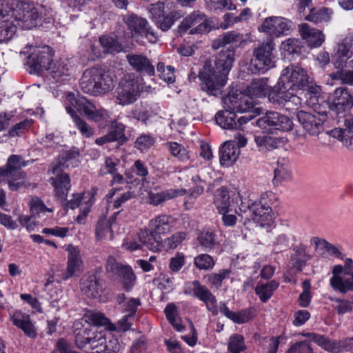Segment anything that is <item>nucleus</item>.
<instances>
[{
  "label": "nucleus",
  "mask_w": 353,
  "mask_h": 353,
  "mask_svg": "<svg viewBox=\"0 0 353 353\" xmlns=\"http://www.w3.org/2000/svg\"><path fill=\"white\" fill-rule=\"evenodd\" d=\"M234 49L230 47L222 50L214 61L207 60L205 62L198 74L203 91L208 94L216 95L227 82L228 74L234 61Z\"/></svg>",
  "instance_id": "f257e3e1"
},
{
  "label": "nucleus",
  "mask_w": 353,
  "mask_h": 353,
  "mask_svg": "<svg viewBox=\"0 0 353 353\" xmlns=\"http://www.w3.org/2000/svg\"><path fill=\"white\" fill-rule=\"evenodd\" d=\"M173 223L174 218L171 215L159 214L150 221V229L141 230L137 233V238L150 250L161 251L163 244L160 234L168 232Z\"/></svg>",
  "instance_id": "f03ea898"
},
{
  "label": "nucleus",
  "mask_w": 353,
  "mask_h": 353,
  "mask_svg": "<svg viewBox=\"0 0 353 353\" xmlns=\"http://www.w3.org/2000/svg\"><path fill=\"white\" fill-rule=\"evenodd\" d=\"M112 76L99 66L86 69L79 81L81 90L86 94L99 96L108 93L114 87Z\"/></svg>",
  "instance_id": "7ed1b4c3"
},
{
  "label": "nucleus",
  "mask_w": 353,
  "mask_h": 353,
  "mask_svg": "<svg viewBox=\"0 0 353 353\" xmlns=\"http://www.w3.org/2000/svg\"><path fill=\"white\" fill-rule=\"evenodd\" d=\"M292 85L281 82V78L276 85L271 88L268 94V100L274 105L283 108L288 111L297 110L301 104V99L298 97Z\"/></svg>",
  "instance_id": "20e7f679"
},
{
  "label": "nucleus",
  "mask_w": 353,
  "mask_h": 353,
  "mask_svg": "<svg viewBox=\"0 0 353 353\" xmlns=\"http://www.w3.org/2000/svg\"><path fill=\"white\" fill-rule=\"evenodd\" d=\"M22 53H28L26 64L30 68V73L42 74L46 72L53 62L54 50L48 46H27Z\"/></svg>",
  "instance_id": "39448f33"
},
{
  "label": "nucleus",
  "mask_w": 353,
  "mask_h": 353,
  "mask_svg": "<svg viewBox=\"0 0 353 353\" xmlns=\"http://www.w3.org/2000/svg\"><path fill=\"white\" fill-rule=\"evenodd\" d=\"M25 164L21 161V157L11 155L6 168H0V182L8 181L10 190L16 191L25 185L26 173L21 170Z\"/></svg>",
  "instance_id": "423d86ee"
},
{
  "label": "nucleus",
  "mask_w": 353,
  "mask_h": 353,
  "mask_svg": "<svg viewBox=\"0 0 353 353\" xmlns=\"http://www.w3.org/2000/svg\"><path fill=\"white\" fill-rule=\"evenodd\" d=\"M332 273L333 276L330 280L331 287L342 294L353 291V261L350 258L345 259L344 266L334 265Z\"/></svg>",
  "instance_id": "0eeeda50"
},
{
  "label": "nucleus",
  "mask_w": 353,
  "mask_h": 353,
  "mask_svg": "<svg viewBox=\"0 0 353 353\" xmlns=\"http://www.w3.org/2000/svg\"><path fill=\"white\" fill-rule=\"evenodd\" d=\"M67 99L79 114L89 121L99 123L108 119V114L105 109L97 108L93 102L85 97H75L74 94L70 92L67 94Z\"/></svg>",
  "instance_id": "6e6552de"
},
{
  "label": "nucleus",
  "mask_w": 353,
  "mask_h": 353,
  "mask_svg": "<svg viewBox=\"0 0 353 353\" xmlns=\"http://www.w3.org/2000/svg\"><path fill=\"white\" fill-rule=\"evenodd\" d=\"M11 5L15 6V8H10L8 11H10V16H12L17 27L19 26L23 28L30 29L36 26L39 14L33 3L12 1Z\"/></svg>",
  "instance_id": "1a4fd4ad"
},
{
  "label": "nucleus",
  "mask_w": 353,
  "mask_h": 353,
  "mask_svg": "<svg viewBox=\"0 0 353 353\" xmlns=\"http://www.w3.org/2000/svg\"><path fill=\"white\" fill-rule=\"evenodd\" d=\"M141 88L137 79L132 74H125L116 89V99L121 105L134 103L140 97Z\"/></svg>",
  "instance_id": "9d476101"
},
{
  "label": "nucleus",
  "mask_w": 353,
  "mask_h": 353,
  "mask_svg": "<svg viewBox=\"0 0 353 353\" xmlns=\"http://www.w3.org/2000/svg\"><path fill=\"white\" fill-rule=\"evenodd\" d=\"M122 20L132 37L141 36L147 38L151 43L157 41V36L145 18L128 12L122 16Z\"/></svg>",
  "instance_id": "9b49d317"
},
{
  "label": "nucleus",
  "mask_w": 353,
  "mask_h": 353,
  "mask_svg": "<svg viewBox=\"0 0 353 353\" xmlns=\"http://www.w3.org/2000/svg\"><path fill=\"white\" fill-rule=\"evenodd\" d=\"M190 30V34H203L211 30V21L207 16L199 10L194 11L185 17L178 28L181 34Z\"/></svg>",
  "instance_id": "f8f14e48"
},
{
  "label": "nucleus",
  "mask_w": 353,
  "mask_h": 353,
  "mask_svg": "<svg viewBox=\"0 0 353 353\" xmlns=\"http://www.w3.org/2000/svg\"><path fill=\"white\" fill-rule=\"evenodd\" d=\"M274 46L273 40L270 39L254 50L252 63L256 70L264 72L274 66Z\"/></svg>",
  "instance_id": "ddd939ff"
},
{
  "label": "nucleus",
  "mask_w": 353,
  "mask_h": 353,
  "mask_svg": "<svg viewBox=\"0 0 353 353\" xmlns=\"http://www.w3.org/2000/svg\"><path fill=\"white\" fill-rule=\"evenodd\" d=\"M280 78L281 82L289 83L295 91L299 89L309 90L312 87V79L306 70L299 65H290L286 67Z\"/></svg>",
  "instance_id": "4468645a"
},
{
  "label": "nucleus",
  "mask_w": 353,
  "mask_h": 353,
  "mask_svg": "<svg viewBox=\"0 0 353 353\" xmlns=\"http://www.w3.org/2000/svg\"><path fill=\"white\" fill-rule=\"evenodd\" d=\"M256 125L263 130H279L290 131L292 129L293 123L287 116L276 112H268L263 117L257 119Z\"/></svg>",
  "instance_id": "2eb2a0df"
},
{
  "label": "nucleus",
  "mask_w": 353,
  "mask_h": 353,
  "mask_svg": "<svg viewBox=\"0 0 353 353\" xmlns=\"http://www.w3.org/2000/svg\"><path fill=\"white\" fill-rule=\"evenodd\" d=\"M225 108L234 112H253L254 101L253 98L243 92H230L223 99Z\"/></svg>",
  "instance_id": "dca6fc26"
},
{
  "label": "nucleus",
  "mask_w": 353,
  "mask_h": 353,
  "mask_svg": "<svg viewBox=\"0 0 353 353\" xmlns=\"http://www.w3.org/2000/svg\"><path fill=\"white\" fill-rule=\"evenodd\" d=\"M310 339L321 346L325 350L332 352L339 353L343 350L350 351L353 338H347L343 340H331L327 337L315 333H307L305 335Z\"/></svg>",
  "instance_id": "f3484780"
},
{
  "label": "nucleus",
  "mask_w": 353,
  "mask_h": 353,
  "mask_svg": "<svg viewBox=\"0 0 353 353\" xmlns=\"http://www.w3.org/2000/svg\"><path fill=\"white\" fill-rule=\"evenodd\" d=\"M64 170V169L51 165V172L53 176L50 178V182L54 187L55 196L60 201L66 200L71 187L70 176Z\"/></svg>",
  "instance_id": "a211bd4d"
},
{
  "label": "nucleus",
  "mask_w": 353,
  "mask_h": 353,
  "mask_svg": "<svg viewBox=\"0 0 353 353\" xmlns=\"http://www.w3.org/2000/svg\"><path fill=\"white\" fill-rule=\"evenodd\" d=\"M299 122L303 128L311 135H318L323 131V124L326 120V112H319L316 114H313L305 111H299L297 113Z\"/></svg>",
  "instance_id": "6ab92c4d"
},
{
  "label": "nucleus",
  "mask_w": 353,
  "mask_h": 353,
  "mask_svg": "<svg viewBox=\"0 0 353 353\" xmlns=\"http://www.w3.org/2000/svg\"><path fill=\"white\" fill-rule=\"evenodd\" d=\"M330 110L336 114L350 110L353 107V96L346 87L336 88L330 97Z\"/></svg>",
  "instance_id": "aec40b11"
},
{
  "label": "nucleus",
  "mask_w": 353,
  "mask_h": 353,
  "mask_svg": "<svg viewBox=\"0 0 353 353\" xmlns=\"http://www.w3.org/2000/svg\"><path fill=\"white\" fill-rule=\"evenodd\" d=\"M290 21L279 17L266 18L259 28L260 32H263L271 36L279 37L290 30Z\"/></svg>",
  "instance_id": "412c9836"
},
{
  "label": "nucleus",
  "mask_w": 353,
  "mask_h": 353,
  "mask_svg": "<svg viewBox=\"0 0 353 353\" xmlns=\"http://www.w3.org/2000/svg\"><path fill=\"white\" fill-rule=\"evenodd\" d=\"M248 208L249 209L248 216L261 226L269 225L272 221V210L268 202L265 203L252 202L248 205Z\"/></svg>",
  "instance_id": "4be33fe9"
},
{
  "label": "nucleus",
  "mask_w": 353,
  "mask_h": 353,
  "mask_svg": "<svg viewBox=\"0 0 353 353\" xmlns=\"http://www.w3.org/2000/svg\"><path fill=\"white\" fill-rule=\"evenodd\" d=\"M83 272V261L80 252L74 247L68 248L67 268L62 274V279L66 281L73 276H79Z\"/></svg>",
  "instance_id": "5701e85b"
},
{
  "label": "nucleus",
  "mask_w": 353,
  "mask_h": 353,
  "mask_svg": "<svg viewBox=\"0 0 353 353\" xmlns=\"http://www.w3.org/2000/svg\"><path fill=\"white\" fill-rule=\"evenodd\" d=\"M8 5H3L2 19H0V43L10 40L17 31V24L8 11Z\"/></svg>",
  "instance_id": "b1692460"
},
{
  "label": "nucleus",
  "mask_w": 353,
  "mask_h": 353,
  "mask_svg": "<svg viewBox=\"0 0 353 353\" xmlns=\"http://www.w3.org/2000/svg\"><path fill=\"white\" fill-rule=\"evenodd\" d=\"M125 126L119 122L112 123L111 128L108 133L95 140L97 145H102L108 143L119 141L123 143L127 141L125 135Z\"/></svg>",
  "instance_id": "393cba45"
},
{
  "label": "nucleus",
  "mask_w": 353,
  "mask_h": 353,
  "mask_svg": "<svg viewBox=\"0 0 353 353\" xmlns=\"http://www.w3.org/2000/svg\"><path fill=\"white\" fill-rule=\"evenodd\" d=\"M73 333L76 346L83 348L87 344H90L92 338L94 334L90 325L85 327L80 320L74 321L73 324Z\"/></svg>",
  "instance_id": "a878e982"
},
{
  "label": "nucleus",
  "mask_w": 353,
  "mask_h": 353,
  "mask_svg": "<svg viewBox=\"0 0 353 353\" xmlns=\"http://www.w3.org/2000/svg\"><path fill=\"white\" fill-rule=\"evenodd\" d=\"M126 59L130 66L137 72L147 74L150 76L154 74V65L146 56L138 54H129Z\"/></svg>",
  "instance_id": "bb28decb"
},
{
  "label": "nucleus",
  "mask_w": 353,
  "mask_h": 353,
  "mask_svg": "<svg viewBox=\"0 0 353 353\" xmlns=\"http://www.w3.org/2000/svg\"><path fill=\"white\" fill-rule=\"evenodd\" d=\"M46 72L56 82H64L68 80L70 76L69 63L66 60L60 59L52 62Z\"/></svg>",
  "instance_id": "cd10ccee"
},
{
  "label": "nucleus",
  "mask_w": 353,
  "mask_h": 353,
  "mask_svg": "<svg viewBox=\"0 0 353 353\" xmlns=\"http://www.w3.org/2000/svg\"><path fill=\"white\" fill-rule=\"evenodd\" d=\"M299 32L302 39L305 40L312 48L321 46L325 41L323 32L319 30L311 28L307 23L299 25Z\"/></svg>",
  "instance_id": "c85d7f7f"
},
{
  "label": "nucleus",
  "mask_w": 353,
  "mask_h": 353,
  "mask_svg": "<svg viewBox=\"0 0 353 353\" xmlns=\"http://www.w3.org/2000/svg\"><path fill=\"white\" fill-rule=\"evenodd\" d=\"M82 292L88 297L97 299L102 290L101 281L94 274L85 276L81 279Z\"/></svg>",
  "instance_id": "c756f323"
},
{
  "label": "nucleus",
  "mask_w": 353,
  "mask_h": 353,
  "mask_svg": "<svg viewBox=\"0 0 353 353\" xmlns=\"http://www.w3.org/2000/svg\"><path fill=\"white\" fill-rule=\"evenodd\" d=\"M79 150L77 148H72L64 151L51 165L64 170L70 165L76 167L79 163Z\"/></svg>",
  "instance_id": "7c9ffc66"
},
{
  "label": "nucleus",
  "mask_w": 353,
  "mask_h": 353,
  "mask_svg": "<svg viewBox=\"0 0 353 353\" xmlns=\"http://www.w3.org/2000/svg\"><path fill=\"white\" fill-rule=\"evenodd\" d=\"M13 324L21 329L24 334L32 339L37 337V333L34 325L30 321V316L21 312H16L12 317Z\"/></svg>",
  "instance_id": "2f4dec72"
},
{
  "label": "nucleus",
  "mask_w": 353,
  "mask_h": 353,
  "mask_svg": "<svg viewBox=\"0 0 353 353\" xmlns=\"http://www.w3.org/2000/svg\"><path fill=\"white\" fill-rule=\"evenodd\" d=\"M65 110L72 119L75 127L79 130L83 137L90 138L94 134V130L77 111L70 106H66Z\"/></svg>",
  "instance_id": "473e14b6"
},
{
  "label": "nucleus",
  "mask_w": 353,
  "mask_h": 353,
  "mask_svg": "<svg viewBox=\"0 0 353 353\" xmlns=\"http://www.w3.org/2000/svg\"><path fill=\"white\" fill-rule=\"evenodd\" d=\"M244 41L243 34L232 30L219 35L212 43V48L214 50L219 49L228 44L241 43Z\"/></svg>",
  "instance_id": "72a5a7b5"
},
{
  "label": "nucleus",
  "mask_w": 353,
  "mask_h": 353,
  "mask_svg": "<svg viewBox=\"0 0 353 353\" xmlns=\"http://www.w3.org/2000/svg\"><path fill=\"white\" fill-rule=\"evenodd\" d=\"M236 114L232 110L225 108V110L219 111L215 119L218 125L225 129H238L239 123L236 122Z\"/></svg>",
  "instance_id": "f704fd0d"
},
{
  "label": "nucleus",
  "mask_w": 353,
  "mask_h": 353,
  "mask_svg": "<svg viewBox=\"0 0 353 353\" xmlns=\"http://www.w3.org/2000/svg\"><path fill=\"white\" fill-rule=\"evenodd\" d=\"M239 150L232 142H225L220 149V163L222 165H232L236 160Z\"/></svg>",
  "instance_id": "c9c22d12"
},
{
  "label": "nucleus",
  "mask_w": 353,
  "mask_h": 353,
  "mask_svg": "<svg viewBox=\"0 0 353 353\" xmlns=\"http://www.w3.org/2000/svg\"><path fill=\"white\" fill-rule=\"evenodd\" d=\"M268 78L253 79L250 85L247 88V94L251 97H262L269 94L271 87L268 84Z\"/></svg>",
  "instance_id": "e433bc0d"
},
{
  "label": "nucleus",
  "mask_w": 353,
  "mask_h": 353,
  "mask_svg": "<svg viewBox=\"0 0 353 353\" xmlns=\"http://www.w3.org/2000/svg\"><path fill=\"white\" fill-rule=\"evenodd\" d=\"M99 43L102 48L103 54H117L123 50L122 44L119 41L110 35H103L99 37Z\"/></svg>",
  "instance_id": "4c0bfd02"
},
{
  "label": "nucleus",
  "mask_w": 353,
  "mask_h": 353,
  "mask_svg": "<svg viewBox=\"0 0 353 353\" xmlns=\"http://www.w3.org/2000/svg\"><path fill=\"white\" fill-rule=\"evenodd\" d=\"M279 286V283L275 280H272L268 283L259 281L256 288L255 292L259 296L260 300L263 303H265L269 300Z\"/></svg>",
  "instance_id": "58836bf2"
},
{
  "label": "nucleus",
  "mask_w": 353,
  "mask_h": 353,
  "mask_svg": "<svg viewBox=\"0 0 353 353\" xmlns=\"http://www.w3.org/2000/svg\"><path fill=\"white\" fill-rule=\"evenodd\" d=\"M254 141L259 150L262 152L276 149L281 143L279 139L268 135L255 136Z\"/></svg>",
  "instance_id": "ea45409f"
},
{
  "label": "nucleus",
  "mask_w": 353,
  "mask_h": 353,
  "mask_svg": "<svg viewBox=\"0 0 353 353\" xmlns=\"http://www.w3.org/2000/svg\"><path fill=\"white\" fill-rule=\"evenodd\" d=\"M214 203L218 212H224L231 208L230 195L226 187H221L214 193Z\"/></svg>",
  "instance_id": "a19ab883"
},
{
  "label": "nucleus",
  "mask_w": 353,
  "mask_h": 353,
  "mask_svg": "<svg viewBox=\"0 0 353 353\" xmlns=\"http://www.w3.org/2000/svg\"><path fill=\"white\" fill-rule=\"evenodd\" d=\"M182 192V190L179 189H169L158 193H151L149 195L150 203L152 205H158L165 201L181 195Z\"/></svg>",
  "instance_id": "79ce46f5"
},
{
  "label": "nucleus",
  "mask_w": 353,
  "mask_h": 353,
  "mask_svg": "<svg viewBox=\"0 0 353 353\" xmlns=\"http://www.w3.org/2000/svg\"><path fill=\"white\" fill-rule=\"evenodd\" d=\"M332 10L330 8H322L319 10L312 8L309 14L305 17V19L314 23L327 22L330 20Z\"/></svg>",
  "instance_id": "37998d69"
},
{
  "label": "nucleus",
  "mask_w": 353,
  "mask_h": 353,
  "mask_svg": "<svg viewBox=\"0 0 353 353\" xmlns=\"http://www.w3.org/2000/svg\"><path fill=\"white\" fill-rule=\"evenodd\" d=\"M353 55V50L345 43L344 40L338 45L337 59L334 61V65L336 68H343L346 60Z\"/></svg>",
  "instance_id": "c03bdc74"
},
{
  "label": "nucleus",
  "mask_w": 353,
  "mask_h": 353,
  "mask_svg": "<svg viewBox=\"0 0 353 353\" xmlns=\"http://www.w3.org/2000/svg\"><path fill=\"white\" fill-rule=\"evenodd\" d=\"M167 319L177 331H182L184 326L181 324V320L178 317L177 307L174 303H169L164 310Z\"/></svg>",
  "instance_id": "a18cd8bd"
},
{
  "label": "nucleus",
  "mask_w": 353,
  "mask_h": 353,
  "mask_svg": "<svg viewBox=\"0 0 353 353\" xmlns=\"http://www.w3.org/2000/svg\"><path fill=\"white\" fill-rule=\"evenodd\" d=\"M80 321H84L85 323L97 326L105 325L109 323L108 319L104 314L91 310H88Z\"/></svg>",
  "instance_id": "49530a36"
},
{
  "label": "nucleus",
  "mask_w": 353,
  "mask_h": 353,
  "mask_svg": "<svg viewBox=\"0 0 353 353\" xmlns=\"http://www.w3.org/2000/svg\"><path fill=\"white\" fill-rule=\"evenodd\" d=\"M303 47L302 42L295 38H289L281 45V48L288 54H301Z\"/></svg>",
  "instance_id": "de8ad7c7"
},
{
  "label": "nucleus",
  "mask_w": 353,
  "mask_h": 353,
  "mask_svg": "<svg viewBox=\"0 0 353 353\" xmlns=\"http://www.w3.org/2000/svg\"><path fill=\"white\" fill-rule=\"evenodd\" d=\"M194 265L199 270H210L214 267L215 261L208 254H201L194 257Z\"/></svg>",
  "instance_id": "09e8293b"
},
{
  "label": "nucleus",
  "mask_w": 353,
  "mask_h": 353,
  "mask_svg": "<svg viewBox=\"0 0 353 353\" xmlns=\"http://www.w3.org/2000/svg\"><path fill=\"white\" fill-rule=\"evenodd\" d=\"M230 269H221L217 273H211L207 275L208 282L212 286L219 289L222 286L224 279L228 278L231 274Z\"/></svg>",
  "instance_id": "8fccbe9b"
},
{
  "label": "nucleus",
  "mask_w": 353,
  "mask_h": 353,
  "mask_svg": "<svg viewBox=\"0 0 353 353\" xmlns=\"http://www.w3.org/2000/svg\"><path fill=\"white\" fill-rule=\"evenodd\" d=\"M246 346L244 342V338L240 334H234L230 336L228 353H240L245 350Z\"/></svg>",
  "instance_id": "3c124183"
},
{
  "label": "nucleus",
  "mask_w": 353,
  "mask_h": 353,
  "mask_svg": "<svg viewBox=\"0 0 353 353\" xmlns=\"http://www.w3.org/2000/svg\"><path fill=\"white\" fill-rule=\"evenodd\" d=\"M89 197V200L85 201V206L81 207L80 213L77 216L75 221L79 224H85L86 221V217L90 209L94 202V192L92 193H86L85 197Z\"/></svg>",
  "instance_id": "603ef678"
},
{
  "label": "nucleus",
  "mask_w": 353,
  "mask_h": 353,
  "mask_svg": "<svg viewBox=\"0 0 353 353\" xmlns=\"http://www.w3.org/2000/svg\"><path fill=\"white\" fill-rule=\"evenodd\" d=\"M98 188L97 187H92L90 190L84 191L81 194H73V198L68 201L67 207L70 209H75L81 205V207L85 206V201L89 200V197H85L86 193H92L94 192V196L97 194Z\"/></svg>",
  "instance_id": "864d4df0"
},
{
  "label": "nucleus",
  "mask_w": 353,
  "mask_h": 353,
  "mask_svg": "<svg viewBox=\"0 0 353 353\" xmlns=\"http://www.w3.org/2000/svg\"><path fill=\"white\" fill-rule=\"evenodd\" d=\"M118 275L123 278V286L126 290H130L134 286L136 275L130 265H125Z\"/></svg>",
  "instance_id": "5fc2aeb1"
},
{
  "label": "nucleus",
  "mask_w": 353,
  "mask_h": 353,
  "mask_svg": "<svg viewBox=\"0 0 353 353\" xmlns=\"http://www.w3.org/2000/svg\"><path fill=\"white\" fill-rule=\"evenodd\" d=\"M186 233L184 232H177L171 236L162 241L163 249H175L186 238Z\"/></svg>",
  "instance_id": "6e6d98bb"
},
{
  "label": "nucleus",
  "mask_w": 353,
  "mask_h": 353,
  "mask_svg": "<svg viewBox=\"0 0 353 353\" xmlns=\"http://www.w3.org/2000/svg\"><path fill=\"white\" fill-rule=\"evenodd\" d=\"M112 232L110 221L105 218L99 219L95 229L97 239L98 240H102L106 237L108 234L112 236Z\"/></svg>",
  "instance_id": "4d7b16f0"
},
{
  "label": "nucleus",
  "mask_w": 353,
  "mask_h": 353,
  "mask_svg": "<svg viewBox=\"0 0 353 353\" xmlns=\"http://www.w3.org/2000/svg\"><path fill=\"white\" fill-rule=\"evenodd\" d=\"M198 239L200 244L206 249H212L218 245L216 234L212 231L202 232Z\"/></svg>",
  "instance_id": "13d9d810"
},
{
  "label": "nucleus",
  "mask_w": 353,
  "mask_h": 353,
  "mask_svg": "<svg viewBox=\"0 0 353 353\" xmlns=\"http://www.w3.org/2000/svg\"><path fill=\"white\" fill-rule=\"evenodd\" d=\"M167 145L172 154L179 160L187 161L190 159L187 150L182 145L176 142H170Z\"/></svg>",
  "instance_id": "bf43d9fd"
},
{
  "label": "nucleus",
  "mask_w": 353,
  "mask_h": 353,
  "mask_svg": "<svg viewBox=\"0 0 353 353\" xmlns=\"http://www.w3.org/2000/svg\"><path fill=\"white\" fill-rule=\"evenodd\" d=\"M192 285L193 287V294L203 302L206 301L213 294L206 286L201 285L200 281L198 280L193 281Z\"/></svg>",
  "instance_id": "052dcab7"
},
{
  "label": "nucleus",
  "mask_w": 353,
  "mask_h": 353,
  "mask_svg": "<svg viewBox=\"0 0 353 353\" xmlns=\"http://www.w3.org/2000/svg\"><path fill=\"white\" fill-rule=\"evenodd\" d=\"M303 292L298 299L299 304L302 307H307L311 301L312 296L310 293L311 284L309 280H305L302 282Z\"/></svg>",
  "instance_id": "680f3d73"
},
{
  "label": "nucleus",
  "mask_w": 353,
  "mask_h": 353,
  "mask_svg": "<svg viewBox=\"0 0 353 353\" xmlns=\"http://www.w3.org/2000/svg\"><path fill=\"white\" fill-rule=\"evenodd\" d=\"M107 336L102 332L95 333L93 335L90 344L93 353H103Z\"/></svg>",
  "instance_id": "e2e57ef3"
},
{
  "label": "nucleus",
  "mask_w": 353,
  "mask_h": 353,
  "mask_svg": "<svg viewBox=\"0 0 353 353\" xmlns=\"http://www.w3.org/2000/svg\"><path fill=\"white\" fill-rule=\"evenodd\" d=\"M274 174L272 182L275 185H279L283 181H286L291 178L290 170L283 165H278L277 168L274 169Z\"/></svg>",
  "instance_id": "0e129e2a"
},
{
  "label": "nucleus",
  "mask_w": 353,
  "mask_h": 353,
  "mask_svg": "<svg viewBox=\"0 0 353 353\" xmlns=\"http://www.w3.org/2000/svg\"><path fill=\"white\" fill-rule=\"evenodd\" d=\"M333 80H340L343 84L353 85V70H340L330 74Z\"/></svg>",
  "instance_id": "69168bd1"
},
{
  "label": "nucleus",
  "mask_w": 353,
  "mask_h": 353,
  "mask_svg": "<svg viewBox=\"0 0 353 353\" xmlns=\"http://www.w3.org/2000/svg\"><path fill=\"white\" fill-rule=\"evenodd\" d=\"M185 264V256L183 252H176L171 257L169 263V268L171 272H179Z\"/></svg>",
  "instance_id": "338daca9"
},
{
  "label": "nucleus",
  "mask_w": 353,
  "mask_h": 353,
  "mask_svg": "<svg viewBox=\"0 0 353 353\" xmlns=\"http://www.w3.org/2000/svg\"><path fill=\"white\" fill-rule=\"evenodd\" d=\"M254 316L253 310L248 308L245 310H241L238 312H234L232 317L231 321L235 323L242 324L248 322Z\"/></svg>",
  "instance_id": "774afa93"
}]
</instances>
